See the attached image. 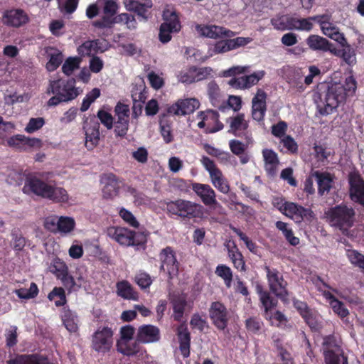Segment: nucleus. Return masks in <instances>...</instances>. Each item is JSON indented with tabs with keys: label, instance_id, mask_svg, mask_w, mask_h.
Listing matches in <instances>:
<instances>
[{
	"label": "nucleus",
	"instance_id": "obj_1",
	"mask_svg": "<svg viewBox=\"0 0 364 364\" xmlns=\"http://www.w3.org/2000/svg\"><path fill=\"white\" fill-rule=\"evenodd\" d=\"M22 191L27 195H35L55 202L68 200L66 190L61 187H56L53 183L44 181L35 176L26 178Z\"/></svg>",
	"mask_w": 364,
	"mask_h": 364
},
{
	"label": "nucleus",
	"instance_id": "obj_2",
	"mask_svg": "<svg viewBox=\"0 0 364 364\" xmlns=\"http://www.w3.org/2000/svg\"><path fill=\"white\" fill-rule=\"evenodd\" d=\"M326 215L331 225L338 228L343 233H347L355 220V210L344 204L329 208L326 212Z\"/></svg>",
	"mask_w": 364,
	"mask_h": 364
},
{
	"label": "nucleus",
	"instance_id": "obj_3",
	"mask_svg": "<svg viewBox=\"0 0 364 364\" xmlns=\"http://www.w3.org/2000/svg\"><path fill=\"white\" fill-rule=\"evenodd\" d=\"M166 210L172 218L183 219L201 218L204 213L203 205L184 199H177L168 202L166 203Z\"/></svg>",
	"mask_w": 364,
	"mask_h": 364
},
{
	"label": "nucleus",
	"instance_id": "obj_4",
	"mask_svg": "<svg viewBox=\"0 0 364 364\" xmlns=\"http://www.w3.org/2000/svg\"><path fill=\"white\" fill-rule=\"evenodd\" d=\"M345 99V90L342 85L336 83L328 87V90L317 102V108L322 115H328Z\"/></svg>",
	"mask_w": 364,
	"mask_h": 364
},
{
	"label": "nucleus",
	"instance_id": "obj_5",
	"mask_svg": "<svg viewBox=\"0 0 364 364\" xmlns=\"http://www.w3.org/2000/svg\"><path fill=\"white\" fill-rule=\"evenodd\" d=\"M107 235L120 245L125 246H136L146 241V235L143 233H137L121 227L109 228Z\"/></svg>",
	"mask_w": 364,
	"mask_h": 364
},
{
	"label": "nucleus",
	"instance_id": "obj_6",
	"mask_svg": "<svg viewBox=\"0 0 364 364\" xmlns=\"http://www.w3.org/2000/svg\"><path fill=\"white\" fill-rule=\"evenodd\" d=\"M82 90L75 86V80H55L50 81L47 90L48 94L58 95L65 102L75 99Z\"/></svg>",
	"mask_w": 364,
	"mask_h": 364
},
{
	"label": "nucleus",
	"instance_id": "obj_7",
	"mask_svg": "<svg viewBox=\"0 0 364 364\" xmlns=\"http://www.w3.org/2000/svg\"><path fill=\"white\" fill-rule=\"evenodd\" d=\"M97 3L102 7L103 16L92 21V26L100 29L111 28L119 8L117 0H97Z\"/></svg>",
	"mask_w": 364,
	"mask_h": 364
},
{
	"label": "nucleus",
	"instance_id": "obj_8",
	"mask_svg": "<svg viewBox=\"0 0 364 364\" xmlns=\"http://www.w3.org/2000/svg\"><path fill=\"white\" fill-rule=\"evenodd\" d=\"M212 72L209 67L197 68L192 65L178 70L176 77L179 82L190 85L207 79Z\"/></svg>",
	"mask_w": 364,
	"mask_h": 364
},
{
	"label": "nucleus",
	"instance_id": "obj_9",
	"mask_svg": "<svg viewBox=\"0 0 364 364\" xmlns=\"http://www.w3.org/2000/svg\"><path fill=\"white\" fill-rule=\"evenodd\" d=\"M113 331L107 326H100L92 336V348L99 353L109 352L113 345Z\"/></svg>",
	"mask_w": 364,
	"mask_h": 364
},
{
	"label": "nucleus",
	"instance_id": "obj_10",
	"mask_svg": "<svg viewBox=\"0 0 364 364\" xmlns=\"http://www.w3.org/2000/svg\"><path fill=\"white\" fill-rule=\"evenodd\" d=\"M201 163L205 170L209 173L210 181L214 187L220 192L228 194L230 192V186L221 171L218 168L210 159L203 156Z\"/></svg>",
	"mask_w": 364,
	"mask_h": 364
},
{
	"label": "nucleus",
	"instance_id": "obj_11",
	"mask_svg": "<svg viewBox=\"0 0 364 364\" xmlns=\"http://www.w3.org/2000/svg\"><path fill=\"white\" fill-rule=\"evenodd\" d=\"M159 257L161 262L160 271L166 274L171 279L177 277L179 270V263L173 248L166 247L162 249Z\"/></svg>",
	"mask_w": 364,
	"mask_h": 364
},
{
	"label": "nucleus",
	"instance_id": "obj_12",
	"mask_svg": "<svg viewBox=\"0 0 364 364\" xmlns=\"http://www.w3.org/2000/svg\"><path fill=\"white\" fill-rule=\"evenodd\" d=\"M267 277L271 291L276 296L285 300L288 295L287 290V283L284 280L283 277L275 269L266 267Z\"/></svg>",
	"mask_w": 364,
	"mask_h": 364
},
{
	"label": "nucleus",
	"instance_id": "obj_13",
	"mask_svg": "<svg viewBox=\"0 0 364 364\" xmlns=\"http://www.w3.org/2000/svg\"><path fill=\"white\" fill-rule=\"evenodd\" d=\"M219 114L214 110H207L200 112L197 115V119L200 121L198 127L200 129H205L206 133H214L221 130L223 124L219 121Z\"/></svg>",
	"mask_w": 364,
	"mask_h": 364
},
{
	"label": "nucleus",
	"instance_id": "obj_14",
	"mask_svg": "<svg viewBox=\"0 0 364 364\" xmlns=\"http://www.w3.org/2000/svg\"><path fill=\"white\" fill-rule=\"evenodd\" d=\"M314 19L320 25L321 30L325 36L338 43L345 42L344 34L331 22L329 15L316 16H314Z\"/></svg>",
	"mask_w": 364,
	"mask_h": 364
},
{
	"label": "nucleus",
	"instance_id": "obj_15",
	"mask_svg": "<svg viewBox=\"0 0 364 364\" xmlns=\"http://www.w3.org/2000/svg\"><path fill=\"white\" fill-rule=\"evenodd\" d=\"M200 107V102L196 98L180 99L171 105L168 114L176 116H183L194 112Z\"/></svg>",
	"mask_w": 364,
	"mask_h": 364
},
{
	"label": "nucleus",
	"instance_id": "obj_16",
	"mask_svg": "<svg viewBox=\"0 0 364 364\" xmlns=\"http://www.w3.org/2000/svg\"><path fill=\"white\" fill-rule=\"evenodd\" d=\"M209 315L217 328L224 330L227 327L230 314L223 304L213 302L209 309Z\"/></svg>",
	"mask_w": 364,
	"mask_h": 364
},
{
	"label": "nucleus",
	"instance_id": "obj_17",
	"mask_svg": "<svg viewBox=\"0 0 364 364\" xmlns=\"http://www.w3.org/2000/svg\"><path fill=\"white\" fill-rule=\"evenodd\" d=\"M284 215L293 220L296 223L303 220L311 221L314 217V213L309 208H305L293 202L286 204L283 208Z\"/></svg>",
	"mask_w": 364,
	"mask_h": 364
},
{
	"label": "nucleus",
	"instance_id": "obj_18",
	"mask_svg": "<svg viewBox=\"0 0 364 364\" xmlns=\"http://www.w3.org/2000/svg\"><path fill=\"white\" fill-rule=\"evenodd\" d=\"M85 135V146L88 149H94L100 141V123L95 117L87 119L83 124Z\"/></svg>",
	"mask_w": 364,
	"mask_h": 364
},
{
	"label": "nucleus",
	"instance_id": "obj_19",
	"mask_svg": "<svg viewBox=\"0 0 364 364\" xmlns=\"http://www.w3.org/2000/svg\"><path fill=\"white\" fill-rule=\"evenodd\" d=\"M117 116L114 132L119 136H124L129 129V108L124 104L118 103L114 109Z\"/></svg>",
	"mask_w": 364,
	"mask_h": 364
},
{
	"label": "nucleus",
	"instance_id": "obj_20",
	"mask_svg": "<svg viewBox=\"0 0 364 364\" xmlns=\"http://www.w3.org/2000/svg\"><path fill=\"white\" fill-rule=\"evenodd\" d=\"M50 272L56 276V277L62 281L65 286L72 288L74 284V279L68 274V268L67 264L60 258H54L50 266Z\"/></svg>",
	"mask_w": 364,
	"mask_h": 364
},
{
	"label": "nucleus",
	"instance_id": "obj_21",
	"mask_svg": "<svg viewBox=\"0 0 364 364\" xmlns=\"http://www.w3.org/2000/svg\"><path fill=\"white\" fill-rule=\"evenodd\" d=\"M123 4L128 11L136 13L143 20L147 21L150 17L149 10L153 6L151 0H124Z\"/></svg>",
	"mask_w": 364,
	"mask_h": 364
},
{
	"label": "nucleus",
	"instance_id": "obj_22",
	"mask_svg": "<svg viewBox=\"0 0 364 364\" xmlns=\"http://www.w3.org/2000/svg\"><path fill=\"white\" fill-rule=\"evenodd\" d=\"M192 190L200 198L202 203L207 206L216 205L218 203L216 200L215 191L208 184L193 183Z\"/></svg>",
	"mask_w": 364,
	"mask_h": 364
},
{
	"label": "nucleus",
	"instance_id": "obj_23",
	"mask_svg": "<svg viewBox=\"0 0 364 364\" xmlns=\"http://www.w3.org/2000/svg\"><path fill=\"white\" fill-rule=\"evenodd\" d=\"M266 100V92L262 89H258L252 100V114L254 119H263L267 109Z\"/></svg>",
	"mask_w": 364,
	"mask_h": 364
},
{
	"label": "nucleus",
	"instance_id": "obj_24",
	"mask_svg": "<svg viewBox=\"0 0 364 364\" xmlns=\"http://www.w3.org/2000/svg\"><path fill=\"white\" fill-rule=\"evenodd\" d=\"M196 30L202 36L218 38L223 36L232 37L234 33L221 26L214 25H196Z\"/></svg>",
	"mask_w": 364,
	"mask_h": 364
},
{
	"label": "nucleus",
	"instance_id": "obj_25",
	"mask_svg": "<svg viewBox=\"0 0 364 364\" xmlns=\"http://www.w3.org/2000/svg\"><path fill=\"white\" fill-rule=\"evenodd\" d=\"M318 186V194L321 196L328 194L333 187L334 176L328 172L316 171L311 173Z\"/></svg>",
	"mask_w": 364,
	"mask_h": 364
},
{
	"label": "nucleus",
	"instance_id": "obj_26",
	"mask_svg": "<svg viewBox=\"0 0 364 364\" xmlns=\"http://www.w3.org/2000/svg\"><path fill=\"white\" fill-rule=\"evenodd\" d=\"M102 184V196L105 198H112L118 194L119 184L118 178L112 173L104 175L101 178Z\"/></svg>",
	"mask_w": 364,
	"mask_h": 364
},
{
	"label": "nucleus",
	"instance_id": "obj_27",
	"mask_svg": "<svg viewBox=\"0 0 364 364\" xmlns=\"http://www.w3.org/2000/svg\"><path fill=\"white\" fill-rule=\"evenodd\" d=\"M136 338L142 343H155L160 339V331L155 326L143 325L138 328Z\"/></svg>",
	"mask_w": 364,
	"mask_h": 364
},
{
	"label": "nucleus",
	"instance_id": "obj_28",
	"mask_svg": "<svg viewBox=\"0 0 364 364\" xmlns=\"http://www.w3.org/2000/svg\"><path fill=\"white\" fill-rule=\"evenodd\" d=\"M349 183L350 198L364 206V181L359 176L351 175Z\"/></svg>",
	"mask_w": 364,
	"mask_h": 364
},
{
	"label": "nucleus",
	"instance_id": "obj_29",
	"mask_svg": "<svg viewBox=\"0 0 364 364\" xmlns=\"http://www.w3.org/2000/svg\"><path fill=\"white\" fill-rule=\"evenodd\" d=\"M138 340H117V351L124 355L132 356L134 355H142L143 350Z\"/></svg>",
	"mask_w": 364,
	"mask_h": 364
},
{
	"label": "nucleus",
	"instance_id": "obj_30",
	"mask_svg": "<svg viewBox=\"0 0 364 364\" xmlns=\"http://www.w3.org/2000/svg\"><path fill=\"white\" fill-rule=\"evenodd\" d=\"M132 98L134 102L133 115L134 117H138L136 109L139 108V112L141 109V104L144 103L147 98V91L146 86L142 81L139 84H136L132 90Z\"/></svg>",
	"mask_w": 364,
	"mask_h": 364
},
{
	"label": "nucleus",
	"instance_id": "obj_31",
	"mask_svg": "<svg viewBox=\"0 0 364 364\" xmlns=\"http://www.w3.org/2000/svg\"><path fill=\"white\" fill-rule=\"evenodd\" d=\"M27 21V15L21 9L7 11L3 16V23L9 26L19 27Z\"/></svg>",
	"mask_w": 364,
	"mask_h": 364
},
{
	"label": "nucleus",
	"instance_id": "obj_32",
	"mask_svg": "<svg viewBox=\"0 0 364 364\" xmlns=\"http://www.w3.org/2000/svg\"><path fill=\"white\" fill-rule=\"evenodd\" d=\"M264 161V168L267 174L274 176L278 168L279 161L277 154L272 149H265L262 151Z\"/></svg>",
	"mask_w": 364,
	"mask_h": 364
},
{
	"label": "nucleus",
	"instance_id": "obj_33",
	"mask_svg": "<svg viewBox=\"0 0 364 364\" xmlns=\"http://www.w3.org/2000/svg\"><path fill=\"white\" fill-rule=\"evenodd\" d=\"M116 293L118 296L126 300L137 301L139 299L138 293L127 280H121L117 282Z\"/></svg>",
	"mask_w": 364,
	"mask_h": 364
},
{
	"label": "nucleus",
	"instance_id": "obj_34",
	"mask_svg": "<svg viewBox=\"0 0 364 364\" xmlns=\"http://www.w3.org/2000/svg\"><path fill=\"white\" fill-rule=\"evenodd\" d=\"M226 247L228 256L231 259L235 268L241 272H245V262L242 253L239 251L234 242L229 241Z\"/></svg>",
	"mask_w": 364,
	"mask_h": 364
},
{
	"label": "nucleus",
	"instance_id": "obj_35",
	"mask_svg": "<svg viewBox=\"0 0 364 364\" xmlns=\"http://www.w3.org/2000/svg\"><path fill=\"white\" fill-rule=\"evenodd\" d=\"M295 18L289 15H278L271 19V24L278 31L294 30Z\"/></svg>",
	"mask_w": 364,
	"mask_h": 364
},
{
	"label": "nucleus",
	"instance_id": "obj_36",
	"mask_svg": "<svg viewBox=\"0 0 364 364\" xmlns=\"http://www.w3.org/2000/svg\"><path fill=\"white\" fill-rule=\"evenodd\" d=\"M177 335L179 340L180 351L184 358L190 355L191 336L187 327L181 324L178 327Z\"/></svg>",
	"mask_w": 364,
	"mask_h": 364
},
{
	"label": "nucleus",
	"instance_id": "obj_37",
	"mask_svg": "<svg viewBox=\"0 0 364 364\" xmlns=\"http://www.w3.org/2000/svg\"><path fill=\"white\" fill-rule=\"evenodd\" d=\"M323 296L328 301L333 312L339 317L343 318L349 314V311L344 304L338 300L330 291H324Z\"/></svg>",
	"mask_w": 364,
	"mask_h": 364
},
{
	"label": "nucleus",
	"instance_id": "obj_38",
	"mask_svg": "<svg viewBox=\"0 0 364 364\" xmlns=\"http://www.w3.org/2000/svg\"><path fill=\"white\" fill-rule=\"evenodd\" d=\"M326 364H347V358L343 355L341 348L335 346L324 351Z\"/></svg>",
	"mask_w": 364,
	"mask_h": 364
},
{
	"label": "nucleus",
	"instance_id": "obj_39",
	"mask_svg": "<svg viewBox=\"0 0 364 364\" xmlns=\"http://www.w3.org/2000/svg\"><path fill=\"white\" fill-rule=\"evenodd\" d=\"M306 41L309 48L314 51L326 52L331 46L327 39L318 35H310Z\"/></svg>",
	"mask_w": 364,
	"mask_h": 364
},
{
	"label": "nucleus",
	"instance_id": "obj_40",
	"mask_svg": "<svg viewBox=\"0 0 364 364\" xmlns=\"http://www.w3.org/2000/svg\"><path fill=\"white\" fill-rule=\"evenodd\" d=\"M163 23H166L168 28L175 32H179L181 28L178 16L174 9H165L163 11Z\"/></svg>",
	"mask_w": 364,
	"mask_h": 364
},
{
	"label": "nucleus",
	"instance_id": "obj_41",
	"mask_svg": "<svg viewBox=\"0 0 364 364\" xmlns=\"http://www.w3.org/2000/svg\"><path fill=\"white\" fill-rule=\"evenodd\" d=\"M102 42L100 40L88 41L82 43L77 48L78 53L82 56L94 55L96 53L103 52L105 49L102 48Z\"/></svg>",
	"mask_w": 364,
	"mask_h": 364
},
{
	"label": "nucleus",
	"instance_id": "obj_42",
	"mask_svg": "<svg viewBox=\"0 0 364 364\" xmlns=\"http://www.w3.org/2000/svg\"><path fill=\"white\" fill-rule=\"evenodd\" d=\"M228 122L230 123L229 132L235 136H240L248 127L243 114H238L234 117H230Z\"/></svg>",
	"mask_w": 364,
	"mask_h": 364
},
{
	"label": "nucleus",
	"instance_id": "obj_43",
	"mask_svg": "<svg viewBox=\"0 0 364 364\" xmlns=\"http://www.w3.org/2000/svg\"><path fill=\"white\" fill-rule=\"evenodd\" d=\"M8 364H50L45 358L36 355H21L10 360Z\"/></svg>",
	"mask_w": 364,
	"mask_h": 364
},
{
	"label": "nucleus",
	"instance_id": "obj_44",
	"mask_svg": "<svg viewBox=\"0 0 364 364\" xmlns=\"http://www.w3.org/2000/svg\"><path fill=\"white\" fill-rule=\"evenodd\" d=\"M62 320L65 328L70 332H76L78 329V318L76 314L70 309H64Z\"/></svg>",
	"mask_w": 364,
	"mask_h": 364
},
{
	"label": "nucleus",
	"instance_id": "obj_45",
	"mask_svg": "<svg viewBox=\"0 0 364 364\" xmlns=\"http://www.w3.org/2000/svg\"><path fill=\"white\" fill-rule=\"evenodd\" d=\"M342 46V53L341 57L343 61L348 65H353L356 63V54L355 50L345 39V42L339 43Z\"/></svg>",
	"mask_w": 364,
	"mask_h": 364
},
{
	"label": "nucleus",
	"instance_id": "obj_46",
	"mask_svg": "<svg viewBox=\"0 0 364 364\" xmlns=\"http://www.w3.org/2000/svg\"><path fill=\"white\" fill-rule=\"evenodd\" d=\"M48 53L50 58L46 64V68L51 72L56 70L62 63L63 55L59 50L55 48H50Z\"/></svg>",
	"mask_w": 364,
	"mask_h": 364
},
{
	"label": "nucleus",
	"instance_id": "obj_47",
	"mask_svg": "<svg viewBox=\"0 0 364 364\" xmlns=\"http://www.w3.org/2000/svg\"><path fill=\"white\" fill-rule=\"evenodd\" d=\"M276 228L282 232L286 240L293 246H296L299 244V239L294 236L293 231L289 225L284 222L277 221L275 224Z\"/></svg>",
	"mask_w": 364,
	"mask_h": 364
},
{
	"label": "nucleus",
	"instance_id": "obj_48",
	"mask_svg": "<svg viewBox=\"0 0 364 364\" xmlns=\"http://www.w3.org/2000/svg\"><path fill=\"white\" fill-rule=\"evenodd\" d=\"M173 317L176 321H181L183 317L184 307L186 304V298L183 296H175L172 299Z\"/></svg>",
	"mask_w": 364,
	"mask_h": 364
},
{
	"label": "nucleus",
	"instance_id": "obj_49",
	"mask_svg": "<svg viewBox=\"0 0 364 364\" xmlns=\"http://www.w3.org/2000/svg\"><path fill=\"white\" fill-rule=\"evenodd\" d=\"M14 293L17 295L19 299H30L37 296L38 294V288L34 282L30 284L28 289L20 288L14 290Z\"/></svg>",
	"mask_w": 364,
	"mask_h": 364
},
{
	"label": "nucleus",
	"instance_id": "obj_50",
	"mask_svg": "<svg viewBox=\"0 0 364 364\" xmlns=\"http://www.w3.org/2000/svg\"><path fill=\"white\" fill-rule=\"evenodd\" d=\"M75 220L73 218L68 216H60L58 232L69 234L75 230Z\"/></svg>",
	"mask_w": 364,
	"mask_h": 364
},
{
	"label": "nucleus",
	"instance_id": "obj_51",
	"mask_svg": "<svg viewBox=\"0 0 364 364\" xmlns=\"http://www.w3.org/2000/svg\"><path fill=\"white\" fill-rule=\"evenodd\" d=\"M122 23L129 30H134L137 28V21L134 16L128 13H122L117 15L114 19V24Z\"/></svg>",
	"mask_w": 364,
	"mask_h": 364
},
{
	"label": "nucleus",
	"instance_id": "obj_52",
	"mask_svg": "<svg viewBox=\"0 0 364 364\" xmlns=\"http://www.w3.org/2000/svg\"><path fill=\"white\" fill-rule=\"evenodd\" d=\"M215 274L224 280V282L228 288L231 287L232 281V272L229 267L225 264L218 265L215 269Z\"/></svg>",
	"mask_w": 364,
	"mask_h": 364
},
{
	"label": "nucleus",
	"instance_id": "obj_53",
	"mask_svg": "<svg viewBox=\"0 0 364 364\" xmlns=\"http://www.w3.org/2000/svg\"><path fill=\"white\" fill-rule=\"evenodd\" d=\"M50 301H54L55 306H63L66 302L65 291L61 287H55L48 296Z\"/></svg>",
	"mask_w": 364,
	"mask_h": 364
},
{
	"label": "nucleus",
	"instance_id": "obj_54",
	"mask_svg": "<svg viewBox=\"0 0 364 364\" xmlns=\"http://www.w3.org/2000/svg\"><path fill=\"white\" fill-rule=\"evenodd\" d=\"M208 94L213 106L218 107L220 102V92L218 85L211 81L208 85Z\"/></svg>",
	"mask_w": 364,
	"mask_h": 364
},
{
	"label": "nucleus",
	"instance_id": "obj_55",
	"mask_svg": "<svg viewBox=\"0 0 364 364\" xmlns=\"http://www.w3.org/2000/svg\"><path fill=\"white\" fill-rule=\"evenodd\" d=\"M231 50L228 40L220 41L210 45L208 48V54L213 56L215 54L224 53Z\"/></svg>",
	"mask_w": 364,
	"mask_h": 364
},
{
	"label": "nucleus",
	"instance_id": "obj_56",
	"mask_svg": "<svg viewBox=\"0 0 364 364\" xmlns=\"http://www.w3.org/2000/svg\"><path fill=\"white\" fill-rule=\"evenodd\" d=\"M346 255L350 262L364 270V255L355 250H348L346 252Z\"/></svg>",
	"mask_w": 364,
	"mask_h": 364
},
{
	"label": "nucleus",
	"instance_id": "obj_57",
	"mask_svg": "<svg viewBox=\"0 0 364 364\" xmlns=\"http://www.w3.org/2000/svg\"><path fill=\"white\" fill-rule=\"evenodd\" d=\"M259 299L264 309V315L272 311L276 306V301L272 299L267 291L259 290Z\"/></svg>",
	"mask_w": 364,
	"mask_h": 364
},
{
	"label": "nucleus",
	"instance_id": "obj_58",
	"mask_svg": "<svg viewBox=\"0 0 364 364\" xmlns=\"http://www.w3.org/2000/svg\"><path fill=\"white\" fill-rule=\"evenodd\" d=\"M100 95V90L98 88H94L89 92L84 97L82 105L80 107L81 112H85L89 108L92 102L95 101Z\"/></svg>",
	"mask_w": 364,
	"mask_h": 364
},
{
	"label": "nucleus",
	"instance_id": "obj_59",
	"mask_svg": "<svg viewBox=\"0 0 364 364\" xmlns=\"http://www.w3.org/2000/svg\"><path fill=\"white\" fill-rule=\"evenodd\" d=\"M100 95V90L98 88H94L89 92L84 97L82 105L80 107L81 112H85L89 108L92 102L95 101Z\"/></svg>",
	"mask_w": 364,
	"mask_h": 364
},
{
	"label": "nucleus",
	"instance_id": "obj_60",
	"mask_svg": "<svg viewBox=\"0 0 364 364\" xmlns=\"http://www.w3.org/2000/svg\"><path fill=\"white\" fill-rule=\"evenodd\" d=\"M265 318L268 319L272 325L276 326H282L284 325L287 322V318L280 311H276L272 312V311L267 312L265 315Z\"/></svg>",
	"mask_w": 364,
	"mask_h": 364
},
{
	"label": "nucleus",
	"instance_id": "obj_61",
	"mask_svg": "<svg viewBox=\"0 0 364 364\" xmlns=\"http://www.w3.org/2000/svg\"><path fill=\"white\" fill-rule=\"evenodd\" d=\"M280 144L285 149V152L296 154L298 151V144L296 141L289 135L284 136L280 139Z\"/></svg>",
	"mask_w": 364,
	"mask_h": 364
},
{
	"label": "nucleus",
	"instance_id": "obj_62",
	"mask_svg": "<svg viewBox=\"0 0 364 364\" xmlns=\"http://www.w3.org/2000/svg\"><path fill=\"white\" fill-rule=\"evenodd\" d=\"M161 134L166 143H170L173 139L172 128L171 124L165 119L160 121Z\"/></svg>",
	"mask_w": 364,
	"mask_h": 364
},
{
	"label": "nucleus",
	"instance_id": "obj_63",
	"mask_svg": "<svg viewBox=\"0 0 364 364\" xmlns=\"http://www.w3.org/2000/svg\"><path fill=\"white\" fill-rule=\"evenodd\" d=\"M265 74L266 73L264 70H257L250 75H245L244 79L246 88L249 89L257 85L259 81L264 77Z\"/></svg>",
	"mask_w": 364,
	"mask_h": 364
},
{
	"label": "nucleus",
	"instance_id": "obj_64",
	"mask_svg": "<svg viewBox=\"0 0 364 364\" xmlns=\"http://www.w3.org/2000/svg\"><path fill=\"white\" fill-rule=\"evenodd\" d=\"M44 124L45 119L43 117L31 118L24 130L28 134H32L41 129Z\"/></svg>",
	"mask_w": 364,
	"mask_h": 364
}]
</instances>
